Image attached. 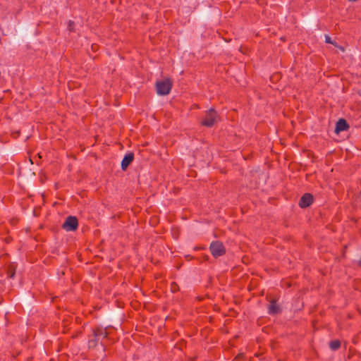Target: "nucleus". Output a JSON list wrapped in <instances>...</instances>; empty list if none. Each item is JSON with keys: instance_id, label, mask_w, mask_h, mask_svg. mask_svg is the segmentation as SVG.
Listing matches in <instances>:
<instances>
[{"instance_id": "1a4fd4ad", "label": "nucleus", "mask_w": 361, "mask_h": 361, "mask_svg": "<svg viewBox=\"0 0 361 361\" xmlns=\"http://www.w3.org/2000/svg\"><path fill=\"white\" fill-rule=\"evenodd\" d=\"M280 312V307L275 300H272L269 305L268 312L270 314H276Z\"/></svg>"}, {"instance_id": "ddd939ff", "label": "nucleus", "mask_w": 361, "mask_h": 361, "mask_svg": "<svg viewBox=\"0 0 361 361\" xmlns=\"http://www.w3.org/2000/svg\"><path fill=\"white\" fill-rule=\"evenodd\" d=\"M74 26L75 23L72 20H69L68 27L71 32H73L74 30Z\"/></svg>"}, {"instance_id": "9b49d317", "label": "nucleus", "mask_w": 361, "mask_h": 361, "mask_svg": "<svg viewBox=\"0 0 361 361\" xmlns=\"http://www.w3.org/2000/svg\"><path fill=\"white\" fill-rule=\"evenodd\" d=\"M99 341V339H98V337H96L95 336H92V338H90L88 341V347L90 348H95L97 345Z\"/></svg>"}, {"instance_id": "f03ea898", "label": "nucleus", "mask_w": 361, "mask_h": 361, "mask_svg": "<svg viewBox=\"0 0 361 361\" xmlns=\"http://www.w3.org/2000/svg\"><path fill=\"white\" fill-rule=\"evenodd\" d=\"M173 82L170 78L157 80L155 83V87L157 94L167 95L171 92Z\"/></svg>"}, {"instance_id": "39448f33", "label": "nucleus", "mask_w": 361, "mask_h": 361, "mask_svg": "<svg viewBox=\"0 0 361 361\" xmlns=\"http://www.w3.org/2000/svg\"><path fill=\"white\" fill-rule=\"evenodd\" d=\"M313 195L310 193H305L300 199L299 206L301 208H307L313 202Z\"/></svg>"}, {"instance_id": "f257e3e1", "label": "nucleus", "mask_w": 361, "mask_h": 361, "mask_svg": "<svg viewBox=\"0 0 361 361\" xmlns=\"http://www.w3.org/2000/svg\"><path fill=\"white\" fill-rule=\"evenodd\" d=\"M219 120V115L214 108L209 109L201 121V125L207 128L212 127Z\"/></svg>"}, {"instance_id": "6e6552de", "label": "nucleus", "mask_w": 361, "mask_h": 361, "mask_svg": "<svg viewBox=\"0 0 361 361\" xmlns=\"http://www.w3.org/2000/svg\"><path fill=\"white\" fill-rule=\"evenodd\" d=\"M348 128L349 125L347 121L344 118H340L336 124L335 132L338 133L341 131L347 130Z\"/></svg>"}, {"instance_id": "423d86ee", "label": "nucleus", "mask_w": 361, "mask_h": 361, "mask_svg": "<svg viewBox=\"0 0 361 361\" xmlns=\"http://www.w3.org/2000/svg\"><path fill=\"white\" fill-rule=\"evenodd\" d=\"M107 328L102 329L101 327H96L92 329V336L98 337V339L102 340L106 338L109 336Z\"/></svg>"}, {"instance_id": "9d476101", "label": "nucleus", "mask_w": 361, "mask_h": 361, "mask_svg": "<svg viewBox=\"0 0 361 361\" xmlns=\"http://www.w3.org/2000/svg\"><path fill=\"white\" fill-rule=\"evenodd\" d=\"M16 265L14 263L10 264L6 269L7 277L13 279L16 274Z\"/></svg>"}, {"instance_id": "7ed1b4c3", "label": "nucleus", "mask_w": 361, "mask_h": 361, "mask_svg": "<svg viewBox=\"0 0 361 361\" xmlns=\"http://www.w3.org/2000/svg\"><path fill=\"white\" fill-rule=\"evenodd\" d=\"M209 250L213 257L216 258L222 256L226 253V248L224 244L219 240L212 242L209 246Z\"/></svg>"}, {"instance_id": "4468645a", "label": "nucleus", "mask_w": 361, "mask_h": 361, "mask_svg": "<svg viewBox=\"0 0 361 361\" xmlns=\"http://www.w3.org/2000/svg\"><path fill=\"white\" fill-rule=\"evenodd\" d=\"M325 42L326 43H331V38L328 35H326V37H325Z\"/></svg>"}, {"instance_id": "f8f14e48", "label": "nucleus", "mask_w": 361, "mask_h": 361, "mask_svg": "<svg viewBox=\"0 0 361 361\" xmlns=\"http://www.w3.org/2000/svg\"><path fill=\"white\" fill-rule=\"evenodd\" d=\"M329 347L332 350H336L341 347V342L338 340H334L329 343Z\"/></svg>"}, {"instance_id": "20e7f679", "label": "nucleus", "mask_w": 361, "mask_h": 361, "mask_svg": "<svg viewBox=\"0 0 361 361\" xmlns=\"http://www.w3.org/2000/svg\"><path fill=\"white\" fill-rule=\"evenodd\" d=\"M78 227V220L75 216H68L62 225L66 231H74Z\"/></svg>"}, {"instance_id": "0eeeda50", "label": "nucleus", "mask_w": 361, "mask_h": 361, "mask_svg": "<svg viewBox=\"0 0 361 361\" xmlns=\"http://www.w3.org/2000/svg\"><path fill=\"white\" fill-rule=\"evenodd\" d=\"M134 159V154L132 152L126 154L121 161V169L126 171Z\"/></svg>"}, {"instance_id": "2eb2a0df", "label": "nucleus", "mask_w": 361, "mask_h": 361, "mask_svg": "<svg viewBox=\"0 0 361 361\" xmlns=\"http://www.w3.org/2000/svg\"><path fill=\"white\" fill-rule=\"evenodd\" d=\"M358 264L360 267H361V257H360V259L359 260Z\"/></svg>"}]
</instances>
